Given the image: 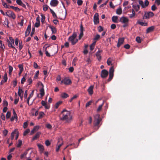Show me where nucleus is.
<instances>
[{"instance_id": "1", "label": "nucleus", "mask_w": 160, "mask_h": 160, "mask_svg": "<svg viewBox=\"0 0 160 160\" xmlns=\"http://www.w3.org/2000/svg\"><path fill=\"white\" fill-rule=\"evenodd\" d=\"M60 117L61 120L65 121L66 122H70L72 120V117L70 112L65 109L61 112Z\"/></svg>"}, {"instance_id": "2", "label": "nucleus", "mask_w": 160, "mask_h": 160, "mask_svg": "<svg viewBox=\"0 0 160 160\" xmlns=\"http://www.w3.org/2000/svg\"><path fill=\"white\" fill-rule=\"evenodd\" d=\"M77 36L76 32H74L72 35L69 38L68 40L71 42L72 45H75L78 42V39L76 38Z\"/></svg>"}, {"instance_id": "3", "label": "nucleus", "mask_w": 160, "mask_h": 160, "mask_svg": "<svg viewBox=\"0 0 160 160\" xmlns=\"http://www.w3.org/2000/svg\"><path fill=\"white\" fill-rule=\"evenodd\" d=\"M119 21L121 22V23L124 24L122 26L123 28L127 27L128 25L129 19L126 17H122L120 18Z\"/></svg>"}, {"instance_id": "4", "label": "nucleus", "mask_w": 160, "mask_h": 160, "mask_svg": "<svg viewBox=\"0 0 160 160\" xmlns=\"http://www.w3.org/2000/svg\"><path fill=\"white\" fill-rule=\"evenodd\" d=\"M102 119L100 117V115L97 114L94 116V124L95 126H98L99 124Z\"/></svg>"}, {"instance_id": "5", "label": "nucleus", "mask_w": 160, "mask_h": 160, "mask_svg": "<svg viewBox=\"0 0 160 160\" xmlns=\"http://www.w3.org/2000/svg\"><path fill=\"white\" fill-rule=\"evenodd\" d=\"M154 15L153 12H145L144 16L143 17V19H148L151 17H152Z\"/></svg>"}, {"instance_id": "6", "label": "nucleus", "mask_w": 160, "mask_h": 160, "mask_svg": "<svg viewBox=\"0 0 160 160\" xmlns=\"http://www.w3.org/2000/svg\"><path fill=\"white\" fill-rule=\"evenodd\" d=\"M6 15L13 19L16 18V15L11 10H8L6 12Z\"/></svg>"}, {"instance_id": "7", "label": "nucleus", "mask_w": 160, "mask_h": 160, "mask_svg": "<svg viewBox=\"0 0 160 160\" xmlns=\"http://www.w3.org/2000/svg\"><path fill=\"white\" fill-rule=\"evenodd\" d=\"M114 72V69L113 67H112L109 70V78L108 79V82L111 80L112 79L113 76V73Z\"/></svg>"}, {"instance_id": "8", "label": "nucleus", "mask_w": 160, "mask_h": 160, "mask_svg": "<svg viewBox=\"0 0 160 160\" xmlns=\"http://www.w3.org/2000/svg\"><path fill=\"white\" fill-rule=\"evenodd\" d=\"M9 40H7V42L8 43V45L9 47L15 49V47L12 46V44H13L14 42V40L12 37H9Z\"/></svg>"}, {"instance_id": "9", "label": "nucleus", "mask_w": 160, "mask_h": 160, "mask_svg": "<svg viewBox=\"0 0 160 160\" xmlns=\"http://www.w3.org/2000/svg\"><path fill=\"white\" fill-rule=\"evenodd\" d=\"M108 74V71L105 69L102 70L101 73V76L103 78H105L107 77Z\"/></svg>"}, {"instance_id": "10", "label": "nucleus", "mask_w": 160, "mask_h": 160, "mask_svg": "<svg viewBox=\"0 0 160 160\" xmlns=\"http://www.w3.org/2000/svg\"><path fill=\"white\" fill-rule=\"evenodd\" d=\"M94 22L95 24H96L99 22L98 14V13H95L93 17Z\"/></svg>"}, {"instance_id": "11", "label": "nucleus", "mask_w": 160, "mask_h": 160, "mask_svg": "<svg viewBox=\"0 0 160 160\" xmlns=\"http://www.w3.org/2000/svg\"><path fill=\"white\" fill-rule=\"evenodd\" d=\"M31 30V24L29 25L27 27V30L25 32V37L28 36L30 34Z\"/></svg>"}, {"instance_id": "12", "label": "nucleus", "mask_w": 160, "mask_h": 160, "mask_svg": "<svg viewBox=\"0 0 160 160\" xmlns=\"http://www.w3.org/2000/svg\"><path fill=\"white\" fill-rule=\"evenodd\" d=\"M59 2L57 0H52L51 1L50 4L53 7L56 6L58 4Z\"/></svg>"}, {"instance_id": "13", "label": "nucleus", "mask_w": 160, "mask_h": 160, "mask_svg": "<svg viewBox=\"0 0 160 160\" xmlns=\"http://www.w3.org/2000/svg\"><path fill=\"white\" fill-rule=\"evenodd\" d=\"M41 134V132H38L32 138V141H34L38 138Z\"/></svg>"}, {"instance_id": "14", "label": "nucleus", "mask_w": 160, "mask_h": 160, "mask_svg": "<svg viewBox=\"0 0 160 160\" xmlns=\"http://www.w3.org/2000/svg\"><path fill=\"white\" fill-rule=\"evenodd\" d=\"M72 81L71 80L68 78H64V84L65 85H70L72 83Z\"/></svg>"}, {"instance_id": "15", "label": "nucleus", "mask_w": 160, "mask_h": 160, "mask_svg": "<svg viewBox=\"0 0 160 160\" xmlns=\"http://www.w3.org/2000/svg\"><path fill=\"white\" fill-rule=\"evenodd\" d=\"M40 128L39 126H36L34 127L33 129L31 131L30 133V135H31L33 134L35 132L37 131Z\"/></svg>"}, {"instance_id": "16", "label": "nucleus", "mask_w": 160, "mask_h": 160, "mask_svg": "<svg viewBox=\"0 0 160 160\" xmlns=\"http://www.w3.org/2000/svg\"><path fill=\"white\" fill-rule=\"evenodd\" d=\"M124 41V39L123 38H120L118 40V42L117 45V47L118 48L122 44Z\"/></svg>"}, {"instance_id": "17", "label": "nucleus", "mask_w": 160, "mask_h": 160, "mask_svg": "<svg viewBox=\"0 0 160 160\" xmlns=\"http://www.w3.org/2000/svg\"><path fill=\"white\" fill-rule=\"evenodd\" d=\"M137 24H139L141 26H148V24L146 22H141L140 20H138L137 22Z\"/></svg>"}, {"instance_id": "18", "label": "nucleus", "mask_w": 160, "mask_h": 160, "mask_svg": "<svg viewBox=\"0 0 160 160\" xmlns=\"http://www.w3.org/2000/svg\"><path fill=\"white\" fill-rule=\"evenodd\" d=\"M0 48L1 49L0 52L3 53L4 51L5 46L4 44L2 43V42L1 40H0Z\"/></svg>"}, {"instance_id": "19", "label": "nucleus", "mask_w": 160, "mask_h": 160, "mask_svg": "<svg viewBox=\"0 0 160 160\" xmlns=\"http://www.w3.org/2000/svg\"><path fill=\"white\" fill-rule=\"evenodd\" d=\"M37 146L41 153H42L44 150L43 146L40 144H38Z\"/></svg>"}, {"instance_id": "20", "label": "nucleus", "mask_w": 160, "mask_h": 160, "mask_svg": "<svg viewBox=\"0 0 160 160\" xmlns=\"http://www.w3.org/2000/svg\"><path fill=\"white\" fill-rule=\"evenodd\" d=\"M49 28L51 29L52 33L55 34L57 32V30L55 27L52 26L50 25L49 26Z\"/></svg>"}, {"instance_id": "21", "label": "nucleus", "mask_w": 160, "mask_h": 160, "mask_svg": "<svg viewBox=\"0 0 160 160\" xmlns=\"http://www.w3.org/2000/svg\"><path fill=\"white\" fill-rule=\"evenodd\" d=\"M42 86V88L40 89V94L41 97L43 96L44 95V86L42 83L41 84Z\"/></svg>"}, {"instance_id": "22", "label": "nucleus", "mask_w": 160, "mask_h": 160, "mask_svg": "<svg viewBox=\"0 0 160 160\" xmlns=\"http://www.w3.org/2000/svg\"><path fill=\"white\" fill-rule=\"evenodd\" d=\"M154 29V26H152L148 28L146 30V33H148L152 31Z\"/></svg>"}, {"instance_id": "23", "label": "nucleus", "mask_w": 160, "mask_h": 160, "mask_svg": "<svg viewBox=\"0 0 160 160\" xmlns=\"http://www.w3.org/2000/svg\"><path fill=\"white\" fill-rule=\"evenodd\" d=\"M93 87L92 86H91L88 90V91L90 95H92L93 93Z\"/></svg>"}, {"instance_id": "24", "label": "nucleus", "mask_w": 160, "mask_h": 160, "mask_svg": "<svg viewBox=\"0 0 160 160\" xmlns=\"http://www.w3.org/2000/svg\"><path fill=\"white\" fill-rule=\"evenodd\" d=\"M118 16H114L112 18V21L115 23L118 22Z\"/></svg>"}, {"instance_id": "25", "label": "nucleus", "mask_w": 160, "mask_h": 160, "mask_svg": "<svg viewBox=\"0 0 160 160\" xmlns=\"http://www.w3.org/2000/svg\"><path fill=\"white\" fill-rule=\"evenodd\" d=\"M132 7L136 12H138L139 10L140 7L138 5H133Z\"/></svg>"}, {"instance_id": "26", "label": "nucleus", "mask_w": 160, "mask_h": 160, "mask_svg": "<svg viewBox=\"0 0 160 160\" xmlns=\"http://www.w3.org/2000/svg\"><path fill=\"white\" fill-rule=\"evenodd\" d=\"M30 150V149H28L23 154H22L20 156V158L21 159H23V158L25 157L26 155L28 154V152Z\"/></svg>"}, {"instance_id": "27", "label": "nucleus", "mask_w": 160, "mask_h": 160, "mask_svg": "<svg viewBox=\"0 0 160 160\" xmlns=\"http://www.w3.org/2000/svg\"><path fill=\"white\" fill-rule=\"evenodd\" d=\"M45 114L44 112H39V116L38 118V120L41 119L42 118V117L44 116Z\"/></svg>"}, {"instance_id": "28", "label": "nucleus", "mask_w": 160, "mask_h": 160, "mask_svg": "<svg viewBox=\"0 0 160 160\" xmlns=\"http://www.w3.org/2000/svg\"><path fill=\"white\" fill-rule=\"evenodd\" d=\"M23 91L22 90V89L20 88V87H19V88H18V96L20 97H21V94H23Z\"/></svg>"}, {"instance_id": "29", "label": "nucleus", "mask_w": 160, "mask_h": 160, "mask_svg": "<svg viewBox=\"0 0 160 160\" xmlns=\"http://www.w3.org/2000/svg\"><path fill=\"white\" fill-rule=\"evenodd\" d=\"M9 7L10 8H11L13 10H14L15 11H17V12H19L20 11V9L18 8V7H15L13 6H9Z\"/></svg>"}, {"instance_id": "30", "label": "nucleus", "mask_w": 160, "mask_h": 160, "mask_svg": "<svg viewBox=\"0 0 160 160\" xmlns=\"http://www.w3.org/2000/svg\"><path fill=\"white\" fill-rule=\"evenodd\" d=\"M59 142H60V140L59 141H58L57 143V144H58V147L56 148V152H58V151L59 150L60 148L63 144V143L62 142L61 143L58 144V143Z\"/></svg>"}, {"instance_id": "31", "label": "nucleus", "mask_w": 160, "mask_h": 160, "mask_svg": "<svg viewBox=\"0 0 160 160\" xmlns=\"http://www.w3.org/2000/svg\"><path fill=\"white\" fill-rule=\"evenodd\" d=\"M116 13L118 15H120L122 13V9L121 7H119L117 9L116 11Z\"/></svg>"}, {"instance_id": "32", "label": "nucleus", "mask_w": 160, "mask_h": 160, "mask_svg": "<svg viewBox=\"0 0 160 160\" xmlns=\"http://www.w3.org/2000/svg\"><path fill=\"white\" fill-rule=\"evenodd\" d=\"M50 11L51 12L52 14V15L53 18H57L58 17L57 16V15L55 13V12L53 11L51 8H50Z\"/></svg>"}, {"instance_id": "33", "label": "nucleus", "mask_w": 160, "mask_h": 160, "mask_svg": "<svg viewBox=\"0 0 160 160\" xmlns=\"http://www.w3.org/2000/svg\"><path fill=\"white\" fill-rule=\"evenodd\" d=\"M61 97L62 98H65L69 97V95L66 93H63L61 94Z\"/></svg>"}, {"instance_id": "34", "label": "nucleus", "mask_w": 160, "mask_h": 160, "mask_svg": "<svg viewBox=\"0 0 160 160\" xmlns=\"http://www.w3.org/2000/svg\"><path fill=\"white\" fill-rule=\"evenodd\" d=\"M62 102V101H59L57 102L55 105V107L56 108H58L59 107V106L61 105Z\"/></svg>"}, {"instance_id": "35", "label": "nucleus", "mask_w": 160, "mask_h": 160, "mask_svg": "<svg viewBox=\"0 0 160 160\" xmlns=\"http://www.w3.org/2000/svg\"><path fill=\"white\" fill-rule=\"evenodd\" d=\"M103 104H104V102H103V103H102V104L101 105L99 106L98 108H97V112H99L101 110V109H102V108L103 105Z\"/></svg>"}, {"instance_id": "36", "label": "nucleus", "mask_w": 160, "mask_h": 160, "mask_svg": "<svg viewBox=\"0 0 160 160\" xmlns=\"http://www.w3.org/2000/svg\"><path fill=\"white\" fill-rule=\"evenodd\" d=\"M22 144V141L20 140H18V143L17 145V147L18 148L20 147Z\"/></svg>"}, {"instance_id": "37", "label": "nucleus", "mask_w": 160, "mask_h": 160, "mask_svg": "<svg viewBox=\"0 0 160 160\" xmlns=\"http://www.w3.org/2000/svg\"><path fill=\"white\" fill-rule=\"evenodd\" d=\"M138 2L140 5L143 8H145V6H144V3L143 2L142 0H139Z\"/></svg>"}, {"instance_id": "38", "label": "nucleus", "mask_w": 160, "mask_h": 160, "mask_svg": "<svg viewBox=\"0 0 160 160\" xmlns=\"http://www.w3.org/2000/svg\"><path fill=\"white\" fill-rule=\"evenodd\" d=\"M13 70V68L11 66H9V74H11V73Z\"/></svg>"}, {"instance_id": "39", "label": "nucleus", "mask_w": 160, "mask_h": 160, "mask_svg": "<svg viewBox=\"0 0 160 160\" xmlns=\"http://www.w3.org/2000/svg\"><path fill=\"white\" fill-rule=\"evenodd\" d=\"M30 131L29 129H26L24 132L23 135L24 136H25L28 134Z\"/></svg>"}, {"instance_id": "40", "label": "nucleus", "mask_w": 160, "mask_h": 160, "mask_svg": "<svg viewBox=\"0 0 160 160\" xmlns=\"http://www.w3.org/2000/svg\"><path fill=\"white\" fill-rule=\"evenodd\" d=\"M136 40L138 43H140L141 42V40L139 37H137L136 38Z\"/></svg>"}, {"instance_id": "41", "label": "nucleus", "mask_w": 160, "mask_h": 160, "mask_svg": "<svg viewBox=\"0 0 160 160\" xmlns=\"http://www.w3.org/2000/svg\"><path fill=\"white\" fill-rule=\"evenodd\" d=\"M4 24L5 25H6L8 28L9 27V26L8 25V20L7 19H5V20L4 22Z\"/></svg>"}, {"instance_id": "42", "label": "nucleus", "mask_w": 160, "mask_h": 160, "mask_svg": "<svg viewBox=\"0 0 160 160\" xmlns=\"http://www.w3.org/2000/svg\"><path fill=\"white\" fill-rule=\"evenodd\" d=\"M18 67L19 68L20 71H23V68L22 64H19L18 65Z\"/></svg>"}, {"instance_id": "43", "label": "nucleus", "mask_w": 160, "mask_h": 160, "mask_svg": "<svg viewBox=\"0 0 160 160\" xmlns=\"http://www.w3.org/2000/svg\"><path fill=\"white\" fill-rule=\"evenodd\" d=\"M110 59H111L110 58H108L107 61V64L109 66L112 65V64H111L112 61L110 60Z\"/></svg>"}, {"instance_id": "44", "label": "nucleus", "mask_w": 160, "mask_h": 160, "mask_svg": "<svg viewBox=\"0 0 160 160\" xmlns=\"http://www.w3.org/2000/svg\"><path fill=\"white\" fill-rule=\"evenodd\" d=\"M98 30L99 32H101L103 30V27H102L101 26H99L98 27Z\"/></svg>"}, {"instance_id": "45", "label": "nucleus", "mask_w": 160, "mask_h": 160, "mask_svg": "<svg viewBox=\"0 0 160 160\" xmlns=\"http://www.w3.org/2000/svg\"><path fill=\"white\" fill-rule=\"evenodd\" d=\"M158 9V8L156 7L155 5L154 4L151 7V9L152 11H154Z\"/></svg>"}, {"instance_id": "46", "label": "nucleus", "mask_w": 160, "mask_h": 160, "mask_svg": "<svg viewBox=\"0 0 160 160\" xmlns=\"http://www.w3.org/2000/svg\"><path fill=\"white\" fill-rule=\"evenodd\" d=\"M100 36L99 34H97L95 36L94 40H98L99 38H100Z\"/></svg>"}, {"instance_id": "47", "label": "nucleus", "mask_w": 160, "mask_h": 160, "mask_svg": "<svg viewBox=\"0 0 160 160\" xmlns=\"http://www.w3.org/2000/svg\"><path fill=\"white\" fill-rule=\"evenodd\" d=\"M48 6L46 5H44L43 6V10L44 11H46L48 9Z\"/></svg>"}, {"instance_id": "48", "label": "nucleus", "mask_w": 160, "mask_h": 160, "mask_svg": "<svg viewBox=\"0 0 160 160\" xmlns=\"http://www.w3.org/2000/svg\"><path fill=\"white\" fill-rule=\"evenodd\" d=\"M16 132L15 131H14L13 132H12L11 134V139L12 140L14 138V134Z\"/></svg>"}, {"instance_id": "49", "label": "nucleus", "mask_w": 160, "mask_h": 160, "mask_svg": "<svg viewBox=\"0 0 160 160\" xmlns=\"http://www.w3.org/2000/svg\"><path fill=\"white\" fill-rule=\"evenodd\" d=\"M46 127L48 129H51L52 128V125L49 123L47 124L46 125Z\"/></svg>"}, {"instance_id": "50", "label": "nucleus", "mask_w": 160, "mask_h": 160, "mask_svg": "<svg viewBox=\"0 0 160 160\" xmlns=\"http://www.w3.org/2000/svg\"><path fill=\"white\" fill-rule=\"evenodd\" d=\"M77 2L78 5L80 6L82 4L83 1L82 0H78Z\"/></svg>"}, {"instance_id": "51", "label": "nucleus", "mask_w": 160, "mask_h": 160, "mask_svg": "<svg viewBox=\"0 0 160 160\" xmlns=\"http://www.w3.org/2000/svg\"><path fill=\"white\" fill-rule=\"evenodd\" d=\"M3 79H4V82H6L8 80V77L7 74L5 73L4 75Z\"/></svg>"}, {"instance_id": "52", "label": "nucleus", "mask_w": 160, "mask_h": 160, "mask_svg": "<svg viewBox=\"0 0 160 160\" xmlns=\"http://www.w3.org/2000/svg\"><path fill=\"white\" fill-rule=\"evenodd\" d=\"M11 112H8L7 113L6 115V117L7 118V119L9 118L11 116Z\"/></svg>"}, {"instance_id": "53", "label": "nucleus", "mask_w": 160, "mask_h": 160, "mask_svg": "<svg viewBox=\"0 0 160 160\" xmlns=\"http://www.w3.org/2000/svg\"><path fill=\"white\" fill-rule=\"evenodd\" d=\"M8 133V131L6 130L5 129L3 131V133L5 136H6Z\"/></svg>"}, {"instance_id": "54", "label": "nucleus", "mask_w": 160, "mask_h": 160, "mask_svg": "<svg viewBox=\"0 0 160 160\" xmlns=\"http://www.w3.org/2000/svg\"><path fill=\"white\" fill-rule=\"evenodd\" d=\"M45 144L47 146H48L50 145L51 143L49 140H47L45 141Z\"/></svg>"}, {"instance_id": "55", "label": "nucleus", "mask_w": 160, "mask_h": 160, "mask_svg": "<svg viewBox=\"0 0 160 160\" xmlns=\"http://www.w3.org/2000/svg\"><path fill=\"white\" fill-rule=\"evenodd\" d=\"M149 3V2L148 0H146L145 1L144 6H145V7H147Z\"/></svg>"}, {"instance_id": "56", "label": "nucleus", "mask_w": 160, "mask_h": 160, "mask_svg": "<svg viewBox=\"0 0 160 160\" xmlns=\"http://www.w3.org/2000/svg\"><path fill=\"white\" fill-rule=\"evenodd\" d=\"M41 16L42 17L41 21L42 22H43L45 20V17L42 14H41Z\"/></svg>"}, {"instance_id": "57", "label": "nucleus", "mask_w": 160, "mask_h": 160, "mask_svg": "<svg viewBox=\"0 0 160 160\" xmlns=\"http://www.w3.org/2000/svg\"><path fill=\"white\" fill-rule=\"evenodd\" d=\"M102 52V50H98L97 52L96 53V56H98L100 55V53Z\"/></svg>"}, {"instance_id": "58", "label": "nucleus", "mask_w": 160, "mask_h": 160, "mask_svg": "<svg viewBox=\"0 0 160 160\" xmlns=\"http://www.w3.org/2000/svg\"><path fill=\"white\" fill-rule=\"evenodd\" d=\"M8 103L7 101L5 100L3 101V105L4 106L7 107V106H8Z\"/></svg>"}, {"instance_id": "59", "label": "nucleus", "mask_w": 160, "mask_h": 160, "mask_svg": "<svg viewBox=\"0 0 160 160\" xmlns=\"http://www.w3.org/2000/svg\"><path fill=\"white\" fill-rule=\"evenodd\" d=\"M22 41H21V42L19 41V50H21L23 46L22 45Z\"/></svg>"}, {"instance_id": "60", "label": "nucleus", "mask_w": 160, "mask_h": 160, "mask_svg": "<svg viewBox=\"0 0 160 160\" xmlns=\"http://www.w3.org/2000/svg\"><path fill=\"white\" fill-rule=\"evenodd\" d=\"M16 2L20 6L23 3L21 0H17Z\"/></svg>"}, {"instance_id": "61", "label": "nucleus", "mask_w": 160, "mask_h": 160, "mask_svg": "<svg viewBox=\"0 0 160 160\" xmlns=\"http://www.w3.org/2000/svg\"><path fill=\"white\" fill-rule=\"evenodd\" d=\"M130 46L128 44H125L124 47L126 49H129L130 48Z\"/></svg>"}, {"instance_id": "62", "label": "nucleus", "mask_w": 160, "mask_h": 160, "mask_svg": "<svg viewBox=\"0 0 160 160\" xmlns=\"http://www.w3.org/2000/svg\"><path fill=\"white\" fill-rule=\"evenodd\" d=\"M35 31V28H32V32H31V34H30V36L31 37L32 36L33 34H34V33Z\"/></svg>"}, {"instance_id": "63", "label": "nucleus", "mask_w": 160, "mask_h": 160, "mask_svg": "<svg viewBox=\"0 0 160 160\" xmlns=\"http://www.w3.org/2000/svg\"><path fill=\"white\" fill-rule=\"evenodd\" d=\"M27 82L28 83V84H31L32 83V79L31 78H30L28 80Z\"/></svg>"}, {"instance_id": "64", "label": "nucleus", "mask_w": 160, "mask_h": 160, "mask_svg": "<svg viewBox=\"0 0 160 160\" xmlns=\"http://www.w3.org/2000/svg\"><path fill=\"white\" fill-rule=\"evenodd\" d=\"M116 28V25L114 24H112L111 25V28L113 29H115Z\"/></svg>"}]
</instances>
